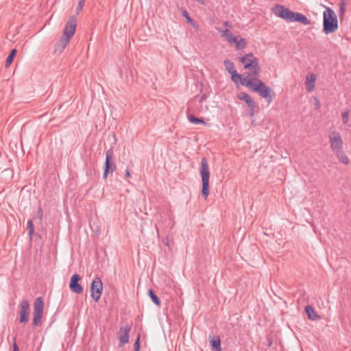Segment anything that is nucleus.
<instances>
[{
    "label": "nucleus",
    "instance_id": "f257e3e1",
    "mask_svg": "<svg viewBox=\"0 0 351 351\" xmlns=\"http://www.w3.org/2000/svg\"><path fill=\"white\" fill-rule=\"evenodd\" d=\"M242 85L245 86L254 92L258 93L269 104L272 101L275 95L274 90L258 78L244 77L242 79Z\"/></svg>",
    "mask_w": 351,
    "mask_h": 351
},
{
    "label": "nucleus",
    "instance_id": "f03ea898",
    "mask_svg": "<svg viewBox=\"0 0 351 351\" xmlns=\"http://www.w3.org/2000/svg\"><path fill=\"white\" fill-rule=\"evenodd\" d=\"M274 13L287 22H298L304 25L311 24V21L306 16L299 12H294L281 5H276Z\"/></svg>",
    "mask_w": 351,
    "mask_h": 351
},
{
    "label": "nucleus",
    "instance_id": "7ed1b4c3",
    "mask_svg": "<svg viewBox=\"0 0 351 351\" xmlns=\"http://www.w3.org/2000/svg\"><path fill=\"white\" fill-rule=\"evenodd\" d=\"M323 32L326 34L335 32L338 28V20L332 9L327 7L323 14Z\"/></svg>",
    "mask_w": 351,
    "mask_h": 351
},
{
    "label": "nucleus",
    "instance_id": "20e7f679",
    "mask_svg": "<svg viewBox=\"0 0 351 351\" xmlns=\"http://www.w3.org/2000/svg\"><path fill=\"white\" fill-rule=\"evenodd\" d=\"M76 17L71 16L69 17L63 31L62 37L59 40V45L61 46V50H63L69 43L76 29Z\"/></svg>",
    "mask_w": 351,
    "mask_h": 351
},
{
    "label": "nucleus",
    "instance_id": "39448f33",
    "mask_svg": "<svg viewBox=\"0 0 351 351\" xmlns=\"http://www.w3.org/2000/svg\"><path fill=\"white\" fill-rule=\"evenodd\" d=\"M239 60L243 64L245 69L250 71V74L253 76L259 75L261 69L259 66L258 59L254 57L253 53H248L239 58Z\"/></svg>",
    "mask_w": 351,
    "mask_h": 351
},
{
    "label": "nucleus",
    "instance_id": "423d86ee",
    "mask_svg": "<svg viewBox=\"0 0 351 351\" xmlns=\"http://www.w3.org/2000/svg\"><path fill=\"white\" fill-rule=\"evenodd\" d=\"M200 176L202 181V194L205 199L209 195V178L210 172L207 160L205 158H202L200 165Z\"/></svg>",
    "mask_w": 351,
    "mask_h": 351
},
{
    "label": "nucleus",
    "instance_id": "0eeeda50",
    "mask_svg": "<svg viewBox=\"0 0 351 351\" xmlns=\"http://www.w3.org/2000/svg\"><path fill=\"white\" fill-rule=\"evenodd\" d=\"M44 302L41 297L36 299L34 304L32 325L36 327L41 324V319L43 314Z\"/></svg>",
    "mask_w": 351,
    "mask_h": 351
},
{
    "label": "nucleus",
    "instance_id": "6e6552de",
    "mask_svg": "<svg viewBox=\"0 0 351 351\" xmlns=\"http://www.w3.org/2000/svg\"><path fill=\"white\" fill-rule=\"evenodd\" d=\"M330 145L334 152L343 149V141L341 134L337 131H332L328 136Z\"/></svg>",
    "mask_w": 351,
    "mask_h": 351
},
{
    "label": "nucleus",
    "instance_id": "1a4fd4ad",
    "mask_svg": "<svg viewBox=\"0 0 351 351\" xmlns=\"http://www.w3.org/2000/svg\"><path fill=\"white\" fill-rule=\"evenodd\" d=\"M90 291L93 300L98 302L103 291V283L99 278L96 277L93 279L91 283Z\"/></svg>",
    "mask_w": 351,
    "mask_h": 351
},
{
    "label": "nucleus",
    "instance_id": "9d476101",
    "mask_svg": "<svg viewBox=\"0 0 351 351\" xmlns=\"http://www.w3.org/2000/svg\"><path fill=\"white\" fill-rule=\"evenodd\" d=\"M132 326L129 324H125L120 326L119 330V346L123 347L125 344L129 342L130 332Z\"/></svg>",
    "mask_w": 351,
    "mask_h": 351
},
{
    "label": "nucleus",
    "instance_id": "9b49d317",
    "mask_svg": "<svg viewBox=\"0 0 351 351\" xmlns=\"http://www.w3.org/2000/svg\"><path fill=\"white\" fill-rule=\"evenodd\" d=\"M113 153L111 150H108L106 152V161L104 164V171L103 174V178L106 179L108 174L109 173H112L115 168V164L112 161Z\"/></svg>",
    "mask_w": 351,
    "mask_h": 351
},
{
    "label": "nucleus",
    "instance_id": "f8f14e48",
    "mask_svg": "<svg viewBox=\"0 0 351 351\" xmlns=\"http://www.w3.org/2000/svg\"><path fill=\"white\" fill-rule=\"evenodd\" d=\"M20 306L19 322L20 323H27L29 316V304L27 300H23Z\"/></svg>",
    "mask_w": 351,
    "mask_h": 351
},
{
    "label": "nucleus",
    "instance_id": "ddd939ff",
    "mask_svg": "<svg viewBox=\"0 0 351 351\" xmlns=\"http://www.w3.org/2000/svg\"><path fill=\"white\" fill-rule=\"evenodd\" d=\"M80 280V276L78 274H75L72 276L69 283V288L71 290L77 294H81L83 291L82 285L78 283Z\"/></svg>",
    "mask_w": 351,
    "mask_h": 351
},
{
    "label": "nucleus",
    "instance_id": "4468645a",
    "mask_svg": "<svg viewBox=\"0 0 351 351\" xmlns=\"http://www.w3.org/2000/svg\"><path fill=\"white\" fill-rule=\"evenodd\" d=\"M216 29L221 34V36L224 38L230 44L236 42L237 36H234L228 29L223 30L219 27H216Z\"/></svg>",
    "mask_w": 351,
    "mask_h": 351
},
{
    "label": "nucleus",
    "instance_id": "2eb2a0df",
    "mask_svg": "<svg viewBox=\"0 0 351 351\" xmlns=\"http://www.w3.org/2000/svg\"><path fill=\"white\" fill-rule=\"evenodd\" d=\"M238 98L244 101L250 108L254 110V101L249 94L242 92L238 95Z\"/></svg>",
    "mask_w": 351,
    "mask_h": 351
},
{
    "label": "nucleus",
    "instance_id": "dca6fc26",
    "mask_svg": "<svg viewBox=\"0 0 351 351\" xmlns=\"http://www.w3.org/2000/svg\"><path fill=\"white\" fill-rule=\"evenodd\" d=\"M305 311L308 315V318L311 320H317L320 319V316H319L314 308L310 306L307 305L305 307Z\"/></svg>",
    "mask_w": 351,
    "mask_h": 351
},
{
    "label": "nucleus",
    "instance_id": "f3484780",
    "mask_svg": "<svg viewBox=\"0 0 351 351\" xmlns=\"http://www.w3.org/2000/svg\"><path fill=\"white\" fill-rule=\"evenodd\" d=\"M315 76L311 75L307 76L306 82V88L307 91L311 92L315 88Z\"/></svg>",
    "mask_w": 351,
    "mask_h": 351
},
{
    "label": "nucleus",
    "instance_id": "a211bd4d",
    "mask_svg": "<svg viewBox=\"0 0 351 351\" xmlns=\"http://www.w3.org/2000/svg\"><path fill=\"white\" fill-rule=\"evenodd\" d=\"M334 154L341 162L345 165H348L349 163L350 160L346 154L343 152V149L335 152Z\"/></svg>",
    "mask_w": 351,
    "mask_h": 351
},
{
    "label": "nucleus",
    "instance_id": "6ab92c4d",
    "mask_svg": "<svg viewBox=\"0 0 351 351\" xmlns=\"http://www.w3.org/2000/svg\"><path fill=\"white\" fill-rule=\"evenodd\" d=\"M210 343L213 347V351H221V341H220L219 337L217 336V337H213L210 339Z\"/></svg>",
    "mask_w": 351,
    "mask_h": 351
},
{
    "label": "nucleus",
    "instance_id": "aec40b11",
    "mask_svg": "<svg viewBox=\"0 0 351 351\" xmlns=\"http://www.w3.org/2000/svg\"><path fill=\"white\" fill-rule=\"evenodd\" d=\"M148 294L152 299V302L157 306H160V300L157 297V295L154 293V291L152 289L148 290Z\"/></svg>",
    "mask_w": 351,
    "mask_h": 351
},
{
    "label": "nucleus",
    "instance_id": "412c9836",
    "mask_svg": "<svg viewBox=\"0 0 351 351\" xmlns=\"http://www.w3.org/2000/svg\"><path fill=\"white\" fill-rule=\"evenodd\" d=\"M16 53H17V51L15 49H12L10 51V54L8 55V56L6 58V61H5V66L6 67H8L11 64V63L13 61L14 57L15 56Z\"/></svg>",
    "mask_w": 351,
    "mask_h": 351
},
{
    "label": "nucleus",
    "instance_id": "4be33fe9",
    "mask_svg": "<svg viewBox=\"0 0 351 351\" xmlns=\"http://www.w3.org/2000/svg\"><path fill=\"white\" fill-rule=\"evenodd\" d=\"M224 66L226 69L228 71L229 73H232L233 71H236L234 69V64L229 60H224Z\"/></svg>",
    "mask_w": 351,
    "mask_h": 351
},
{
    "label": "nucleus",
    "instance_id": "5701e85b",
    "mask_svg": "<svg viewBox=\"0 0 351 351\" xmlns=\"http://www.w3.org/2000/svg\"><path fill=\"white\" fill-rule=\"evenodd\" d=\"M244 77H249L247 75H245V74L241 75H239L237 71H233L232 73H231V78H232V80L234 82H237L239 80H241V83L242 84V79Z\"/></svg>",
    "mask_w": 351,
    "mask_h": 351
},
{
    "label": "nucleus",
    "instance_id": "b1692460",
    "mask_svg": "<svg viewBox=\"0 0 351 351\" xmlns=\"http://www.w3.org/2000/svg\"><path fill=\"white\" fill-rule=\"evenodd\" d=\"M233 43L235 44V47L237 49H243L246 45V43L243 38H240L239 40L237 37L236 42Z\"/></svg>",
    "mask_w": 351,
    "mask_h": 351
},
{
    "label": "nucleus",
    "instance_id": "393cba45",
    "mask_svg": "<svg viewBox=\"0 0 351 351\" xmlns=\"http://www.w3.org/2000/svg\"><path fill=\"white\" fill-rule=\"evenodd\" d=\"M27 226L29 236L30 238H32L33 236V234H34V224H33V221L32 219H29L27 221Z\"/></svg>",
    "mask_w": 351,
    "mask_h": 351
},
{
    "label": "nucleus",
    "instance_id": "a878e982",
    "mask_svg": "<svg viewBox=\"0 0 351 351\" xmlns=\"http://www.w3.org/2000/svg\"><path fill=\"white\" fill-rule=\"evenodd\" d=\"M189 120L195 124L197 123H204V121L202 119L196 118L195 116L191 114L188 116Z\"/></svg>",
    "mask_w": 351,
    "mask_h": 351
},
{
    "label": "nucleus",
    "instance_id": "bb28decb",
    "mask_svg": "<svg viewBox=\"0 0 351 351\" xmlns=\"http://www.w3.org/2000/svg\"><path fill=\"white\" fill-rule=\"evenodd\" d=\"M342 121L344 124L348 123L349 120V111L347 110L341 114Z\"/></svg>",
    "mask_w": 351,
    "mask_h": 351
},
{
    "label": "nucleus",
    "instance_id": "cd10ccee",
    "mask_svg": "<svg viewBox=\"0 0 351 351\" xmlns=\"http://www.w3.org/2000/svg\"><path fill=\"white\" fill-rule=\"evenodd\" d=\"M182 14L188 23H192L193 19L190 17L189 12L186 10H182Z\"/></svg>",
    "mask_w": 351,
    "mask_h": 351
},
{
    "label": "nucleus",
    "instance_id": "c85d7f7f",
    "mask_svg": "<svg viewBox=\"0 0 351 351\" xmlns=\"http://www.w3.org/2000/svg\"><path fill=\"white\" fill-rule=\"evenodd\" d=\"M85 0H80L78 2V5L76 9V14H78L81 10H82L83 6L84 5Z\"/></svg>",
    "mask_w": 351,
    "mask_h": 351
},
{
    "label": "nucleus",
    "instance_id": "c756f323",
    "mask_svg": "<svg viewBox=\"0 0 351 351\" xmlns=\"http://www.w3.org/2000/svg\"><path fill=\"white\" fill-rule=\"evenodd\" d=\"M134 351H139L140 349V335L138 336L136 341L134 345Z\"/></svg>",
    "mask_w": 351,
    "mask_h": 351
},
{
    "label": "nucleus",
    "instance_id": "7c9ffc66",
    "mask_svg": "<svg viewBox=\"0 0 351 351\" xmlns=\"http://www.w3.org/2000/svg\"><path fill=\"white\" fill-rule=\"evenodd\" d=\"M340 12H341V14L343 15L344 12H345V3H341V4H340Z\"/></svg>",
    "mask_w": 351,
    "mask_h": 351
},
{
    "label": "nucleus",
    "instance_id": "2f4dec72",
    "mask_svg": "<svg viewBox=\"0 0 351 351\" xmlns=\"http://www.w3.org/2000/svg\"><path fill=\"white\" fill-rule=\"evenodd\" d=\"M315 106L316 109H319L320 108V103L317 98H315Z\"/></svg>",
    "mask_w": 351,
    "mask_h": 351
},
{
    "label": "nucleus",
    "instance_id": "473e14b6",
    "mask_svg": "<svg viewBox=\"0 0 351 351\" xmlns=\"http://www.w3.org/2000/svg\"><path fill=\"white\" fill-rule=\"evenodd\" d=\"M223 25L226 27H230V28L232 27L231 23L228 21H224ZM226 29H228V28H226Z\"/></svg>",
    "mask_w": 351,
    "mask_h": 351
},
{
    "label": "nucleus",
    "instance_id": "72a5a7b5",
    "mask_svg": "<svg viewBox=\"0 0 351 351\" xmlns=\"http://www.w3.org/2000/svg\"><path fill=\"white\" fill-rule=\"evenodd\" d=\"M130 177V170L128 169L125 170V178H128Z\"/></svg>",
    "mask_w": 351,
    "mask_h": 351
},
{
    "label": "nucleus",
    "instance_id": "f704fd0d",
    "mask_svg": "<svg viewBox=\"0 0 351 351\" xmlns=\"http://www.w3.org/2000/svg\"><path fill=\"white\" fill-rule=\"evenodd\" d=\"M13 351H19V347L16 345V342H14L13 345Z\"/></svg>",
    "mask_w": 351,
    "mask_h": 351
},
{
    "label": "nucleus",
    "instance_id": "c9c22d12",
    "mask_svg": "<svg viewBox=\"0 0 351 351\" xmlns=\"http://www.w3.org/2000/svg\"><path fill=\"white\" fill-rule=\"evenodd\" d=\"M38 217L41 219L43 217V211L42 209L40 208L38 212Z\"/></svg>",
    "mask_w": 351,
    "mask_h": 351
},
{
    "label": "nucleus",
    "instance_id": "e433bc0d",
    "mask_svg": "<svg viewBox=\"0 0 351 351\" xmlns=\"http://www.w3.org/2000/svg\"><path fill=\"white\" fill-rule=\"evenodd\" d=\"M191 23V25H192L195 28H197V29L198 28L197 25L196 24V23H195L193 20H192V23Z\"/></svg>",
    "mask_w": 351,
    "mask_h": 351
},
{
    "label": "nucleus",
    "instance_id": "4c0bfd02",
    "mask_svg": "<svg viewBox=\"0 0 351 351\" xmlns=\"http://www.w3.org/2000/svg\"><path fill=\"white\" fill-rule=\"evenodd\" d=\"M197 2L200 3L201 5H205V1L204 0H195Z\"/></svg>",
    "mask_w": 351,
    "mask_h": 351
},
{
    "label": "nucleus",
    "instance_id": "58836bf2",
    "mask_svg": "<svg viewBox=\"0 0 351 351\" xmlns=\"http://www.w3.org/2000/svg\"><path fill=\"white\" fill-rule=\"evenodd\" d=\"M249 115L252 117L254 115V110L250 108V111L249 112Z\"/></svg>",
    "mask_w": 351,
    "mask_h": 351
},
{
    "label": "nucleus",
    "instance_id": "ea45409f",
    "mask_svg": "<svg viewBox=\"0 0 351 351\" xmlns=\"http://www.w3.org/2000/svg\"><path fill=\"white\" fill-rule=\"evenodd\" d=\"M203 99H205L204 96H202V98H201V101H202Z\"/></svg>",
    "mask_w": 351,
    "mask_h": 351
},
{
    "label": "nucleus",
    "instance_id": "a19ab883",
    "mask_svg": "<svg viewBox=\"0 0 351 351\" xmlns=\"http://www.w3.org/2000/svg\"><path fill=\"white\" fill-rule=\"evenodd\" d=\"M269 346H270L271 345V341H268Z\"/></svg>",
    "mask_w": 351,
    "mask_h": 351
}]
</instances>
